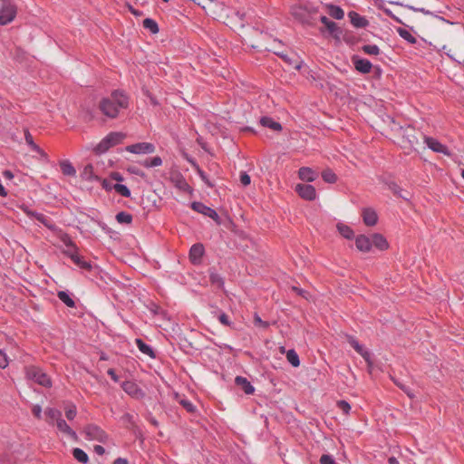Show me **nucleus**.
<instances>
[{"label":"nucleus","instance_id":"f257e3e1","mask_svg":"<svg viewBox=\"0 0 464 464\" xmlns=\"http://www.w3.org/2000/svg\"><path fill=\"white\" fill-rule=\"evenodd\" d=\"M128 104V97L124 93L115 91L100 102L99 108L105 116L113 119L118 116L120 110L127 108Z\"/></svg>","mask_w":464,"mask_h":464},{"label":"nucleus","instance_id":"f03ea898","mask_svg":"<svg viewBox=\"0 0 464 464\" xmlns=\"http://www.w3.org/2000/svg\"><path fill=\"white\" fill-rule=\"evenodd\" d=\"M126 135L123 132H111L105 136L94 148L97 154L105 153L111 148L121 143Z\"/></svg>","mask_w":464,"mask_h":464},{"label":"nucleus","instance_id":"7ed1b4c3","mask_svg":"<svg viewBox=\"0 0 464 464\" xmlns=\"http://www.w3.org/2000/svg\"><path fill=\"white\" fill-rule=\"evenodd\" d=\"M17 7L13 0H0V24L11 23L16 15Z\"/></svg>","mask_w":464,"mask_h":464},{"label":"nucleus","instance_id":"20e7f679","mask_svg":"<svg viewBox=\"0 0 464 464\" xmlns=\"http://www.w3.org/2000/svg\"><path fill=\"white\" fill-rule=\"evenodd\" d=\"M25 374L28 380L44 387H50L52 385L51 379L40 368L36 366L25 367Z\"/></svg>","mask_w":464,"mask_h":464},{"label":"nucleus","instance_id":"39448f33","mask_svg":"<svg viewBox=\"0 0 464 464\" xmlns=\"http://www.w3.org/2000/svg\"><path fill=\"white\" fill-rule=\"evenodd\" d=\"M125 150L134 154H152L156 148L150 142H139L127 146Z\"/></svg>","mask_w":464,"mask_h":464},{"label":"nucleus","instance_id":"423d86ee","mask_svg":"<svg viewBox=\"0 0 464 464\" xmlns=\"http://www.w3.org/2000/svg\"><path fill=\"white\" fill-rule=\"evenodd\" d=\"M121 388L127 394L136 399L142 398L145 395L138 384L131 381L123 382L121 383Z\"/></svg>","mask_w":464,"mask_h":464},{"label":"nucleus","instance_id":"0eeeda50","mask_svg":"<svg viewBox=\"0 0 464 464\" xmlns=\"http://www.w3.org/2000/svg\"><path fill=\"white\" fill-rule=\"evenodd\" d=\"M295 191L305 200H314L316 198L315 188L312 185L297 184Z\"/></svg>","mask_w":464,"mask_h":464},{"label":"nucleus","instance_id":"6e6552de","mask_svg":"<svg viewBox=\"0 0 464 464\" xmlns=\"http://www.w3.org/2000/svg\"><path fill=\"white\" fill-rule=\"evenodd\" d=\"M85 434L89 440H98L102 442L106 439L105 432L95 425H89L85 428Z\"/></svg>","mask_w":464,"mask_h":464},{"label":"nucleus","instance_id":"1a4fd4ad","mask_svg":"<svg viewBox=\"0 0 464 464\" xmlns=\"http://www.w3.org/2000/svg\"><path fill=\"white\" fill-rule=\"evenodd\" d=\"M191 208L195 211L201 213L205 216H208L210 218H212L213 220H215L217 223H219V220H218L219 217L214 209L205 206L204 204H202L200 202H193L191 204Z\"/></svg>","mask_w":464,"mask_h":464},{"label":"nucleus","instance_id":"9d476101","mask_svg":"<svg viewBox=\"0 0 464 464\" xmlns=\"http://www.w3.org/2000/svg\"><path fill=\"white\" fill-rule=\"evenodd\" d=\"M348 17L350 19L351 24L356 28H365L369 24L368 20L365 17L360 15L356 12H349Z\"/></svg>","mask_w":464,"mask_h":464},{"label":"nucleus","instance_id":"9b49d317","mask_svg":"<svg viewBox=\"0 0 464 464\" xmlns=\"http://www.w3.org/2000/svg\"><path fill=\"white\" fill-rule=\"evenodd\" d=\"M353 62L355 69L362 73H368L372 70V65L371 62L366 59L353 57Z\"/></svg>","mask_w":464,"mask_h":464},{"label":"nucleus","instance_id":"f8f14e48","mask_svg":"<svg viewBox=\"0 0 464 464\" xmlns=\"http://www.w3.org/2000/svg\"><path fill=\"white\" fill-rule=\"evenodd\" d=\"M204 254V246L201 244H195L189 251V258L193 264H198Z\"/></svg>","mask_w":464,"mask_h":464},{"label":"nucleus","instance_id":"ddd939ff","mask_svg":"<svg viewBox=\"0 0 464 464\" xmlns=\"http://www.w3.org/2000/svg\"><path fill=\"white\" fill-rule=\"evenodd\" d=\"M298 177L303 181L312 182L317 178V173L308 167H302L298 170Z\"/></svg>","mask_w":464,"mask_h":464},{"label":"nucleus","instance_id":"4468645a","mask_svg":"<svg viewBox=\"0 0 464 464\" xmlns=\"http://www.w3.org/2000/svg\"><path fill=\"white\" fill-rule=\"evenodd\" d=\"M372 246H375L379 250H386L389 247V244L386 238L381 234H372L371 236Z\"/></svg>","mask_w":464,"mask_h":464},{"label":"nucleus","instance_id":"2eb2a0df","mask_svg":"<svg viewBox=\"0 0 464 464\" xmlns=\"http://www.w3.org/2000/svg\"><path fill=\"white\" fill-rule=\"evenodd\" d=\"M355 245L358 250L362 252H369L372 249L371 237L361 235L356 237Z\"/></svg>","mask_w":464,"mask_h":464},{"label":"nucleus","instance_id":"dca6fc26","mask_svg":"<svg viewBox=\"0 0 464 464\" xmlns=\"http://www.w3.org/2000/svg\"><path fill=\"white\" fill-rule=\"evenodd\" d=\"M348 343L351 346L359 353L361 354L363 359L370 363V353L367 352L353 337L349 336L348 337Z\"/></svg>","mask_w":464,"mask_h":464},{"label":"nucleus","instance_id":"f3484780","mask_svg":"<svg viewBox=\"0 0 464 464\" xmlns=\"http://www.w3.org/2000/svg\"><path fill=\"white\" fill-rule=\"evenodd\" d=\"M292 14L303 24H310L307 9L303 6L294 7Z\"/></svg>","mask_w":464,"mask_h":464},{"label":"nucleus","instance_id":"a211bd4d","mask_svg":"<svg viewBox=\"0 0 464 464\" xmlns=\"http://www.w3.org/2000/svg\"><path fill=\"white\" fill-rule=\"evenodd\" d=\"M363 222L366 226L372 227L377 223V214L372 208H365L362 211Z\"/></svg>","mask_w":464,"mask_h":464},{"label":"nucleus","instance_id":"6ab92c4d","mask_svg":"<svg viewBox=\"0 0 464 464\" xmlns=\"http://www.w3.org/2000/svg\"><path fill=\"white\" fill-rule=\"evenodd\" d=\"M58 430L67 436L68 438L75 439L76 433L70 428L64 420L62 418L54 424Z\"/></svg>","mask_w":464,"mask_h":464},{"label":"nucleus","instance_id":"aec40b11","mask_svg":"<svg viewBox=\"0 0 464 464\" xmlns=\"http://www.w3.org/2000/svg\"><path fill=\"white\" fill-rule=\"evenodd\" d=\"M62 241L65 246V249L63 250V253L68 256L70 258L78 252V248L76 247L75 244L71 240V238L68 236H63L62 237Z\"/></svg>","mask_w":464,"mask_h":464},{"label":"nucleus","instance_id":"412c9836","mask_svg":"<svg viewBox=\"0 0 464 464\" xmlns=\"http://www.w3.org/2000/svg\"><path fill=\"white\" fill-rule=\"evenodd\" d=\"M45 416L46 421L49 424L54 425L62 418V413L56 409L47 408L45 410Z\"/></svg>","mask_w":464,"mask_h":464},{"label":"nucleus","instance_id":"4be33fe9","mask_svg":"<svg viewBox=\"0 0 464 464\" xmlns=\"http://www.w3.org/2000/svg\"><path fill=\"white\" fill-rule=\"evenodd\" d=\"M320 20L334 37L339 38V29L334 22L330 21L326 16H322Z\"/></svg>","mask_w":464,"mask_h":464},{"label":"nucleus","instance_id":"5701e85b","mask_svg":"<svg viewBox=\"0 0 464 464\" xmlns=\"http://www.w3.org/2000/svg\"><path fill=\"white\" fill-rule=\"evenodd\" d=\"M81 177L82 179L87 181L98 180V176L94 174L93 166L92 164H87L83 168L81 173Z\"/></svg>","mask_w":464,"mask_h":464},{"label":"nucleus","instance_id":"b1692460","mask_svg":"<svg viewBox=\"0 0 464 464\" xmlns=\"http://www.w3.org/2000/svg\"><path fill=\"white\" fill-rule=\"evenodd\" d=\"M235 382L237 383V385L240 386L246 394H252L255 391L254 387L245 377H236Z\"/></svg>","mask_w":464,"mask_h":464},{"label":"nucleus","instance_id":"393cba45","mask_svg":"<svg viewBox=\"0 0 464 464\" xmlns=\"http://www.w3.org/2000/svg\"><path fill=\"white\" fill-rule=\"evenodd\" d=\"M425 142L427 146L431 149L432 150L436 152H442L446 153V148L444 145H442L438 140L432 139V138H425Z\"/></svg>","mask_w":464,"mask_h":464},{"label":"nucleus","instance_id":"a878e982","mask_svg":"<svg viewBox=\"0 0 464 464\" xmlns=\"http://www.w3.org/2000/svg\"><path fill=\"white\" fill-rule=\"evenodd\" d=\"M61 171L65 176L74 177L76 175V169L68 160H63L60 162Z\"/></svg>","mask_w":464,"mask_h":464},{"label":"nucleus","instance_id":"bb28decb","mask_svg":"<svg viewBox=\"0 0 464 464\" xmlns=\"http://www.w3.org/2000/svg\"><path fill=\"white\" fill-rule=\"evenodd\" d=\"M140 165L148 169L160 167L162 165V160L160 157L156 156L153 158L145 159L140 162Z\"/></svg>","mask_w":464,"mask_h":464},{"label":"nucleus","instance_id":"cd10ccee","mask_svg":"<svg viewBox=\"0 0 464 464\" xmlns=\"http://www.w3.org/2000/svg\"><path fill=\"white\" fill-rule=\"evenodd\" d=\"M135 342H136V344H137L139 350L142 353L149 355L150 358H154L155 357L154 352H153V350L151 349V347L150 345L146 344L140 339H136Z\"/></svg>","mask_w":464,"mask_h":464},{"label":"nucleus","instance_id":"c85d7f7f","mask_svg":"<svg viewBox=\"0 0 464 464\" xmlns=\"http://www.w3.org/2000/svg\"><path fill=\"white\" fill-rule=\"evenodd\" d=\"M72 261L76 265L78 266L79 267L82 268V269H86V270H89L91 269L92 266L90 265V263H88L87 261H85L82 256H81L79 255V253H75L72 257H71Z\"/></svg>","mask_w":464,"mask_h":464},{"label":"nucleus","instance_id":"c756f323","mask_svg":"<svg viewBox=\"0 0 464 464\" xmlns=\"http://www.w3.org/2000/svg\"><path fill=\"white\" fill-rule=\"evenodd\" d=\"M260 123L264 127H268L274 130H281V125L278 122L274 121L271 118H268V117H263L260 120Z\"/></svg>","mask_w":464,"mask_h":464},{"label":"nucleus","instance_id":"7c9ffc66","mask_svg":"<svg viewBox=\"0 0 464 464\" xmlns=\"http://www.w3.org/2000/svg\"><path fill=\"white\" fill-rule=\"evenodd\" d=\"M328 14L335 18V19H342L343 18L344 16V13H343V10L342 8H340L339 6H335V5H328Z\"/></svg>","mask_w":464,"mask_h":464},{"label":"nucleus","instance_id":"2f4dec72","mask_svg":"<svg viewBox=\"0 0 464 464\" xmlns=\"http://www.w3.org/2000/svg\"><path fill=\"white\" fill-rule=\"evenodd\" d=\"M142 24L145 29H148L152 34H157L159 32L158 24L153 19L146 18L143 20Z\"/></svg>","mask_w":464,"mask_h":464},{"label":"nucleus","instance_id":"473e14b6","mask_svg":"<svg viewBox=\"0 0 464 464\" xmlns=\"http://www.w3.org/2000/svg\"><path fill=\"white\" fill-rule=\"evenodd\" d=\"M397 32L401 38L410 44H414L417 42L416 38L407 29L398 28Z\"/></svg>","mask_w":464,"mask_h":464},{"label":"nucleus","instance_id":"72a5a7b5","mask_svg":"<svg viewBox=\"0 0 464 464\" xmlns=\"http://www.w3.org/2000/svg\"><path fill=\"white\" fill-rule=\"evenodd\" d=\"M59 299L64 303L68 307H74L75 303L72 298L64 291H60L57 294Z\"/></svg>","mask_w":464,"mask_h":464},{"label":"nucleus","instance_id":"f704fd0d","mask_svg":"<svg viewBox=\"0 0 464 464\" xmlns=\"http://www.w3.org/2000/svg\"><path fill=\"white\" fill-rule=\"evenodd\" d=\"M287 361L294 366L298 367L300 365V360L298 354L295 350H289L286 353Z\"/></svg>","mask_w":464,"mask_h":464},{"label":"nucleus","instance_id":"c9c22d12","mask_svg":"<svg viewBox=\"0 0 464 464\" xmlns=\"http://www.w3.org/2000/svg\"><path fill=\"white\" fill-rule=\"evenodd\" d=\"M404 136L407 137L408 141L411 147H414L416 144H418V139L415 135V130L412 128H407L404 130Z\"/></svg>","mask_w":464,"mask_h":464},{"label":"nucleus","instance_id":"e433bc0d","mask_svg":"<svg viewBox=\"0 0 464 464\" xmlns=\"http://www.w3.org/2000/svg\"><path fill=\"white\" fill-rule=\"evenodd\" d=\"M72 455L79 462L82 463H86L89 459L88 455L79 448L73 450Z\"/></svg>","mask_w":464,"mask_h":464},{"label":"nucleus","instance_id":"4c0bfd02","mask_svg":"<svg viewBox=\"0 0 464 464\" xmlns=\"http://www.w3.org/2000/svg\"><path fill=\"white\" fill-rule=\"evenodd\" d=\"M362 50L368 55H378L380 53V48L375 44L363 45Z\"/></svg>","mask_w":464,"mask_h":464},{"label":"nucleus","instance_id":"58836bf2","mask_svg":"<svg viewBox=\"0 0 464 464\" xmlns=\"http://www.w3.org/2000/svg\"><path fill=\"white\" fill-rule=\"evenodd\" d=\"M324 180L327 183H335L337 180L336 175L331 169H325L322 173Z\"/></svg>","mask_w":464,"mask_h":464},{"label":"nucleus","instance_id":"ea45409f","mask_svg":"<svg viewBox=\"0 0 464 464\" xmlns=\"http://www.w3.org/2000/svg\"><path fill=\"white\" fill-rule=\"evenodd\" d=\"M116 220L121 224H130L132 221V217L130 214L122 211L116 215Z\"/></svg>","mask_w":464,"mask_h":464},{"label":"nucleus","instance_id":"a19ab883","mask_svg":"<svg viewBox=\"0 0 464 464\" xmlns=\"http://www.w3.org/2000/svg\"><path fill=\"white\" fill-rule=\"evenodd\" d=\"M113 188L117 193H119L122 197L129 198L130 196V191L125 185L115 184L113 186Z\"/></svg>","mask_w":464,"mask_h":464},{"label":"nucleus","instance_id":"79ce46f5","mask_svg":"<svg viewBox=\"0 0 464 464\" xmlns=\"http://www.w3.org/2000/svg\"><path fill=\"white\" fill-rule=\"evenodd\" d=\"M179 402L188 411V412H194L195 411V406L192 404L191 401L188 400H186L184 398L179 399Z\"/></svg>","mask_w":464,"mask_h":464},{"label":"nucleus","instance_id":"37998d69","mask_svg":"<svg viewBox=\"0 0 464 464\" xmlns=\"http://www.w3.org/2000/svg\"><path fill=\"white\" fill-rule=\"evenodd\" d=\"M254 324L260 328H267L269 326V324L266 321H263L257 314H255L254 315Z\"/></svg>","mask_w":464,"mask_h":464},{"label":"nucleus","instance_id":"c03bdc74","mask_svg":"<svg viewBox=\"0 0 464 464\" xmlns=\"http://www.w3.org/2000/svg\"><path fill=\"white\" fill-rule=\"evenodd\" d=\"M337 407L345 414H348L351 410L350 404L345 401H338Z\"/></svg>","mask_w":464,"mask_h":464},{"label":"nucleus","instance_id":"a18cd8bd","mask_svg":"<svg viewBox=\"0 0 464 464\" xmlns=\"http://www.w3.org/2000/svg\"><path fill=\"white\" fill-rule=\"evenodd\" d=\"M24 139L26 143L30 146L31 149H36V144L34 141L32 134L29 130L24 131Z\"/></svg>","mask_w":464,"mask_h":464},{"label":"nucleus","instance_id":"49530a36","mask_svg":"<svg viewBox=\"0 0 464 464\" xmlns=\"http://www.w3.org/2000/svg\"><path fill=\"white\" fill-rule=\"evenodd\" d=\"M76 413L77 411L75 406L65 409V416L69 420H73L76 416Z\"/></svg>","mask_w":464,"mask_h":464},{"label":"nucleus","instance_id":"de8ad7c7","mask_svg":"<svg viewBox=\"0 0 464 464\" xmlns=\"http://www.w3.org/2000/svg\"><path fill=\"white\" fill-rule=\"evenodd\" d=\"M320 463L321 464H336L335 460L334 459V458L330 455H323L321 458H320Z\"/></svg>","mask_w":464,"mask_h":464},{"label":"nucleus","instance_id":"09e8293b","mask_svg":"<svg viewBox=\"0 0 464 464\" xmlns=\"http://www.w3.org/2000/svg\"><path fill=\"white\" fill-rule=\"evenodd\" d=\"M240 182L243 186H248L251 182L250 176L246 174V172H242L240 174Z\"/></svg>","mask_w":464,"mask_h":464},{"label":"nucleus","instance_id":"8fccbe9b","mask_svg":"<svg viewBox=\"0 0 464 464\" xmlns=\"http://www.w3.org/2000/svg\"><path fill=\"white\" fill-rule=\"evenodd\" d=\"M340 233L346 238H350L353 235L352 229L348 227H339Z\"/></svg>","mask_w":464,"mask_h":464},{"label":"nucleus","instance_id":"3c124183","mask_svg":"<svg viewBox=\"0 0 464 464\" xmlns=\"http://www.w3.org/2000/svg\"><path fill=\"white\" fill-rule=\"evenodd\" d=\"M8 365L6 354L0 350V368L5 369Z\"/></svg>","mask_w":464,"mask_h":464},{"label":"nucleus","instance_id":"603ef678","mask_svg":"<svg viewBox=\"0 0 464 464\" xmlns=\"http://www.w3.org/2000/svg\"><path fill=\"white\" fill-rule=\"evenodd\" d=\"M218 321L224 324V325H227L229 326L230 325V321H229V318L228 316L226 314H221L219 316H218Z\"/></svg>","mask_w":464,"mask_h":464},{"label":"nucleus","instance_id":"864d4df0","mask_svg":"<svg viewBox=\"0 0 464 464\" xmlns=\"http://www.w3.org/2000/svg\"><path fill=\"white\" fill-rule=\"evenodd\" d=\"M33 414L37 418V419H41L42 418V408L41 406L39 405H34L33 407Z\"/></svg>","mask_w":464,"mask_h":464},{"label":"nucleus","instance_id":"5fc2aeb1","mask_svg":"<svg viewBox=\"0 0 464 464\" xmlns=\"http://www.w3.org/2000/svg\"><path fill=\"white\" fill-rule=\"evenodd\" d=\"M35 151L42 159L47 160V154L36 144V149H32Z\"/></svg>","mask_w":464,"mask_h":464},{"label":"nucleus","instance_id":"6e6d98bb","mask_svg":"<svg viewBox=\"0 0 464 464\" xmlns=\"http://www.w3.org/2000/svg\"><path fill=\"white\" fill-rule=\"evenodd\" d=\"M107 373L108 375H110L111 377V379L114 381V382H119V377L118 375L115 373V371L113 369H109L107 371Z\"/></svg>","mask_w":464,"mask_h":464},{"label":"nucleus","instance_id":"4d7b16f0","mask_svg":"<svg viewBox=\"0 0 464 464\" xmlns=\"http://www.w3.org/2000/svg\"><path fill=\"white\" fill-rule=\"evenodd\" d=\"M198 173H199L202 180L205 181L208 184V186L211 187L212 184L208 181V179H207L205 173L202 170H198Z\"/></svg>","mask_w":464,"mask_h":464},{"label":"nucleus","instance_id":"13d9d810","mask_svg":"<svg viewBox=\"0 0 464 464\" xmlns=\"http://www.w3.org/2000/svg\"><path fill=\"white\" fill-rule=\"evenodd\" d=\"M94 451L99 454V455H102L104 453V449L103 447L100 446V445H96L94 447Z\"/></svg>","mask_w":464,"mask_h":464},{"label":"nucleus","instance_id":"bf43d9fd","mask_svg":"<svg viewBox=\"0 0 464 464\" xmlns=\"http://www.w3.org/2000/svg\"><path fill=\"white\" fill-rule=\"evenodd\" d=\"M28 214H29V215H32V216H34V213H31V212H28ZM35 218H36L39 221H41V222H44V217L43 215H41V214H36V215H35Z\"/></svg>","mask_w":464,"mask_h":464},{"label":"nucleus","instance_id":"052dcab7","mask_svg":"<svg viewBox=\"0 0 464 464\" xmlns=\"http://www.w3.org/2000/svg\"><path fill=\"white\" fill-rule=\"evenodd\" d=\"M114 464H128L125 459L119 458L114 461Z\"/></svg>","mask_w":464,"mask_h":464},{"label":"nucleus","instance_id":"680f3d73","mask_svg":"<svg viewBox=\"0 0 464 464\" xmlns=\"http://www.w3.org/2000/svg\"><path fill=\"white\" fill-rule=\"evenodd\" d=\"M179 188L184 190H187V189H188L189 186L188 185V183L186 181L183 180L180 182Z\"/></svg>","mask_w":464,"mask_h":464},{"label":"nucleus","instance_id":"e2e57ef3","mask_svg":"<svg viewBox=\"0 0 464 464\" xmlns=\"http://www.w3.org/2000/svg\"><path fill=\"white\" fill-rule=\"evenodd\" d=\"M4 176L9 179H13L14 175L10 170L4 171Z\"/></svg>","mask_w":464,"mask_h":464},{"label":"nucleus","instance_id":"0e129e2a","mask_svg":"<svg viewBox=\"0 0 464 464\" xmlns=\"http://www.w3.org/2000/svg\"><path fill=\"white\" fill-rule=\"evenodd\" d=\"M0 196H3V197L6 196V191L1 183H0Z\"/></svg>","mask_w":464,"mask_h":464},{"label":"nucleus","instance_id":"69168bd1","mask_svg":"<svg viewBox=\"0 0 464 464\" xmlns=\"http://www.w3.org/2000/svg\"><path fill=\"white\" fill-rule=\"evenodd\" d=\"M123 419H124L125 420L129 421V422H132V421H131L132 416H131L130 414H129V413L125 414V415L123 416Z\"/></svg>","mask_w":464,"mask_h":464},{"label":"nucleus","instance_id":"338daca9","mask_svg":"<svg viewBox=\"0 0 464 464\" xmlns=\"http://www.w3.org/2000/svg\"><path fill=\"white\" fill-rule=\"evenodd\" d=\"M112 178L118 181L122 180V178L118 173L113 174Z\"/></svg>","mask_w":464,"mask_h":464},{"label":"nucleus","instance_id":"774afa93","mask_svg":"<svg viewBox=\"0 0 464 464\" xmlns=\"http://www.w3.org/2000/svg\"><path fill=\"white\" fill-rule=\"evenodd\" d=\"M389 462H390L391 464H394V463L396 462V459H395V458H390V459H389Z\"/></svg>","mask_w":464,"mask_h":464}]
</instances>
